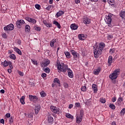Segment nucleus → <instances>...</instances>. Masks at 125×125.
I'll list each match as a JSON object with an SVG mask.
<instances>
[{"label":"nucleus","instance_id":"1","mask_svg":"<svg viewBox=\"0 0 125 125\" xmlns=\"http://www.w3.org/2000/svg\"><path fill=\"white\" fill-rule=\"evenodd\" d=\"M104 47H105V43H100L99 47H96L94 51V57L95 58H98L99 55H101L102 50H103Z\"/></svg>","mask_w":125,"mask_h":125},{"label":"nucleus","instance_id":"2","mask_svg":"<svg viewBox=\"0 0 125 125\" xmlns=\"http://www.w3.org/2000/svg\"><path fill=\"white\" fill-rule=\"evenodd\" d=\"M57 66L58 70H59L61 72H63V73H66V71L68 70V65L62 62L61 63L58 61L57 62Z\"/></svg>","mask_w":125,"mask_h":125},{"label":"nucleus","instance_id":"3","mask_svg":"<svg viewBox=\"0 0 125 125\" xmlns=\"http://www.w3.org/2000/svg\"><path fill=\"white\" fill-rule=\"evenodd\" d=\"M120 75V69H117L114 71L112 73L109 75V78L111 80H116Z\"/></svg>","mask_w":125,"mask_h":125},{"label":"nucleus","instance_id":"4","mask_svg":"<svg viewBox=\"0 0 125 125\" xmlns=\"http://www.w3.org/2000/svg\"><path fill=\"white\" fill-rule=\"evenodd\" d=\"M4 31H12L14 30V25L13 24H10L4 27Z\"/></svg>","mask_w":125,"mask_h":125},{"label":"nucleus","instance_id":"5","mask_svg":"<svg viewBox=\"0 0 125 125\" xmlns=\"http://www.w3.org/2000/svg\"><path fill=\"white\" fill-rule=\"evenodd\" d=\"M50 109L53 113H55V114H59V112L60 111V109L54 106H51L50 107Z\"/></svg>","mask_w":125,"mask_h":125},{"label":"nucleus","instance_id":"6","mask_svg":"<svg viewBox=\"0 0 125 125\" xmlns=\"http://www.w3.org/2000/svg\"><path fill=\"white\" fill-rule=\"evenodd\" d=\"M25 24V21L23 20H18L16 22V25L18 28H21V25Z\"/></svg>","mask_w":125,"mask_h":125},{"label":"nucleus","instance_id":"7","mask_svg":"<svg viewBox=\"0 0 125 125\" xmlns=\"http://www.w3.org/2000/svg\"><path fill=\"white\" fill-rule=\"evenodd\" d=\"M29 97L30 101H33L34 103L38 102V97H37V96L29 95Z\"/></svg>","mask_w":125,"mask_h":125},{"label":"nucleus","instance_id":"8","mask_svg":"<svg viewBox=\"0 0 125 125\" xmlns=\"http://www.w3.org/2000/svg\"><path fill=\"white\" fill-rule=\"evenodd\" d=\"M112 21V19H111V15H108L106 19L105 22L108 24V26L111 27V21Z\"/></svg>","mask_w":125,"mask_h":125},{"label":"nucleus","instance_id":"9","mask_svg":"<svg viewBox=\"0 0 125 125\" xmlns=\"http://www.w3.org/2000/svg\"><path fill=\"white\" fill-rule=\"evenodd\" d=\"M49 63H50V61L47 60L45 61L44 62H41V65L42 67H46V66H48V65H49Z\"/></svg>","mask_w":125,"mask_h":125},{"label":"nucleus","instance_id":"10","mask_svg":"<svg viewBox=\"0 0 125 125\" xmlns=\"http://www.w3.org/2000/svg\"><path fill=\"white\" fill-rule=\"evenodd\" d=\"M71 54L73 56L74 58H78L79 54L74 50L70 51Z\"/></svg>","mask_w":125,"mask_h":125},{"label":"nucleus","instance_id":"11","mask_svg":"<svg viewBox=\"0 0 125 125\" xmlns=\"http://www.w3.org/2000/svg\"><path fill=\"white\" fill-rule=\"evenodd\" d=\"M67 70L68 77L71 79H73V78H74V74H73V71L71 70L70 68H68Z\"/></svg>","mask_w":125,"mask_h":125},{"label":"nucleus","instance_id":"12","mask_svg":"<svg viewBox=\"0 0 125 125\" xmlns=\"http://www.w3.org/2000/svg\"><path fill=\"white\" fill-rule=\"evenodd\" d=\"M35 114L38 115L39 114V112L41 111V105H37L35 106Z\"/></svg>","mask_w":125,"mask_h":125},{"label":"nucleus","instance_id":"13","mask_svg":"<svg viewBox=\"0 0 125 125\" xmlns=\"http://www.w3.org/2000/svg\"><path fill=\"white\" fill-rule=\"evenodd\" d=\"M82 121H83V117H81V116H79L76 117V122L77 124H81Z\"/></svg>","mask_w":125,"mask_h":125},{"label":"nucleus","instance_id":"14","mask_svg":"<svg viewBox=\"0 0 125 125\" xmlns=\"http://www.w3.org/2000/svg\"><path fill=\"white\" fill-rule=\"evenodd\" d=\"M48 122L49 124H52L54 122L53 117L51 115L48 116Z\"/></svg>","mask_w":125,"mask_h":125},{"label":"nucleus","instance_id":"15","mask_svg":"<svg viewBox=\"0 0 125 125\" xmlns=\"http://www.w3.org/2000/svg\"><path fill=\"white\" fill-rule=\"evenodd\" d=\"M92 89L94 90V92H97L98 89L97 88V85L93 84L92 85Z\"/></svg>","mask_w":125,"mask_h":125},{"label":"nucleus","instance_id":"16","mask_svg":"<svg viewBox=\"0 0 125 125\" xmlns=\"http://www.w3.org/2000/svg\"><path fill=\"white\" fill-rule=\"evenodd\" d=\"M25 117L28 118V120H33V113L26 114Z\"/></svg>","mask_w":125,"mask_h":125},{"label":"nucleus","instance_id":"17","mask_svg":"<svg viewBox=\"0 0 125 125\" xmlns=\"http://www.w3.org/2000/svg\"><path fill=\"white\" fill-rule=\"evenodd\" d=\"M78 25H77L75 23L72 24L70 25V28L71 30H77V29H78Z\"/></svg>","mask_w":125,"mask_h":125},{"label":"nucleus","instance_id":"18","mask_svg":"<svg viewBox=\"0 0 125 125\" xmlns=\"http://www.w3.org/2000/svg\"><path fill=\"white\" fill-rule=\"evenodd\" d=\"M120 16L122 18V19H125V11H122L120 13Z\"/></svg>","mask_w":125,"mask_h":125},{"label":"nucleus","instance_id":"19","mask_svg":"<svg viewBox=\"0 0 125 125\" xmlns=\"http://www.w3.org/2000/svg\"><path fill=\"white\" fill-rule=\"evenodd\" d=\"M64 14V12L63 11H60L56 14L57 17H60V16H62V15H63Z\"/></svg>","mask_w":125,"mask_h":125},{"label":"nucleus","instance_id":"20","mask_svg":"<svg viewBox=\"0 0 125 125\" xmlns=\"http://www.w3.org/2000/svg\"><path fill=\"white\" fill-rule=\"evenodd\" d=\"M83 23L84 24H89L90 23V20L87 18H84Z\"/></svg>","mask_w":125,"mask_h":125},{"label":"nucleus","instance_id":"21","mask_svg":"<svg viewBox=\"0 0 125 125\" xmlns=\"http://www.w3.org/2000/svg\"><path fill=\"white\" fill-rule=\"evenodd\" d=\"M100 70H101V68L100 67H99L97 69H94V75H98V74H99V73H100Z\"/></svg>","mask_w":125,"mask_h":125},{"label":"nucleus","instance_id":"22","mask_svg":"<svg viewBox=\"0 0 125 125\" xmlns=\"http://www.w3.org/2000/svg\"><path fill=\"white\" fill-rule=\"evenodd\" d=\"M56 42V39H53L50 42V45L51 47H53L54 46V43Z\"/></svg>","mask_w":125,"mask_h":125},{"label":"nucleus","instance_id":"23","mask_svg":"<svg viewBox=\"0 0 125 125\" xmlns=\"http://www.w3.org/2000/svg\"><path fill=\"white\" fill-rule=\"evenodd\" d=\"M14 50L17 52V53H18L19 55H22V52H21V50H20L18 48L15 47Z\"/></svg>","mask_w":125,"mask_h":125},{"label":"nucleus","instance_id":"24","mask_svg":"<svg viewBox=\"0 0 125 125\" xmlns=\"http://www.w3.org/2000/svg\"><path fill=\"white\" fill-rule=\"evenodd\" d=\"M85 104L87 106H91V100H87L85 103Z\"/></svg>","mask_w":125,"mask_h":125},{"label":"nucleus","instance_id":"25","mask_svg":"<svg viewBox=\"0 0 125 125\" xmlns=\"http://www.w3.org/2000/svg\"><path fill=\"white\" fill-rule=\"evenodd\" d=\"M78 38H79V40H80L81 41H83L85 39V37H84V35H83V34H79L78 36Z\"/></svg>","mask_w":125,"mask_h":125},{"label":"nucleus","instance_id":"26","mask_svg":"<svg viewBox=\"0 0 125 125\" xmlns=\"http://www.w3.org/2000/svg\"><path fill=\"white\" fill-rule=\"evenodd\" d=\"M64 54L66 58H67L68 59H70V58H71V54H70V52H69L68 51L64 52Z\"/></svg>","mask_w":125,"mask_h":125},{"label":"nucleus","instance_id":"27","mask_svg":"<svg viewBox=\"0 0 125 125\" xmlns=\"http://www.w3.org/2000/svg\"><path fill=\"white\" fill-rule=\"evenodd\" d=\"M53 23L59 29H61V25L57 21H54Z\"/></svg>","mask_w":125,"mask_h":125},{"label":"nucleus","instance_id":"28","mask_svg":"<svg viewBox=\"0 0 125 125\" xmlns=\"http://www.w3.org/2000/svg\"><path fill=\"white\" fill-rule=\"evenodd\" d=\"M20 100L21 103L22 105H24V104H25V96H22Z\"/></svg>","mask_w":125,"mask_h":125},{"label":"nucleus","instance_id":"29","mask_svg":"<svg viewBox=\"0 0 125 125\" xmlns=\"http://www.w3.org/2000/svg\"><path fill=\"white\" fill-rule=\"evenodd\" d=\"M54 83H57L59 84V86H61V84H60V81L58 78H55L54 80Z\"/></svg>","mask_w":125,"mask_h":125},{"label":"nucleus","instance_id":"30","mask_svg":"<svg viewBox=\"0 0 125 125\" xmlns=\"http://www.w3.org/2000/svg\"><path fill=\"white\" fill-rule=\"evenodd\" d=\"M31 29V27L29 26V25L27 24L25 26V32H30V29Z\"/></svg>","mask_w":125,"mask_h":125},{"label":"nucleus","instance_id":"31","mask_svg":"<svg viewBox=\"0 0 125 125\" xmlns=\"http://www.w3.org/2000/svg\"><path fill=\"white\" fill-rule=\"evenodd\" d=\"M113 62V57L110 56L108 58V64H111Z\"/></svg>","mask_w":125,"mask_h":125},{"label":"nucleus","instance_id":"32","mask_svg":"<svg viewBox=\"0 0 125 125\" xmlns=\"http://www.w3.org/2000/svg\"><path fill=\"white\" fill-rule=\"evenodd\" d=\"M1 64L3 65L4 67H7V66H8V62L4 61V62H1Z\"/></svg>","mask_w":125,"mask_h":125},{"label":"nucleus","instance_id":"33","mask_svg":"<svg viewBox=\"0 0 125 125\" xmlns=\"http://www.w3.org/2000/svg\"><path fill=\"white\" fill-rule=\"evenodd\" d=\"M107 1L111 5H115V0H107Z\"/></svg>","mask_w":125,"mask_h":125},{"label":"nucleus","instance_id":"34","mask_svg":"<svg viewBox=\"0 0 125 125\" xmlns=\"http://www.w3.org/2000/svg\"><path fill=\"white\" fill-rule=\"evenodd\" d=\"M9 58L11 59H13V60H15L16 59V56L14 54H12L10 56Z\"/></svg>","mask_w":125,"mask_h":125},{"label":"nucleus","instance_id":"35","mask_svg":"<svg viewBox=\"0 0 125 125\" xmlns=\"http://www.w3.org/2000/svg\"><path fill=\"white\" fill-rule=\"evenodd\" d=\"M109 108H111L112 110H115L116 109V106L114 104H110L109 105Z\"/></svg>","mask_w":125,"mask_h":125},{"label":"nucleus","instance_id":"36","mask_svg":"<svg viewBox=\"0 0 125 125\" xmlns=\"http://www.w3.org/2000/svg\"><path fill=\"white\" fill-rule=\"evenodd\" d=\"M27 125H33V119H28Z\"/></svg>","mask_w":125,"mask_h":125},{"label":"nucleus","instance_id":"37","mask_svg":"<svg viewBox=\"0 0 125 125\" xmlns=\"http://www.w3.org/2000/svg\"><path fill=\"white\" fill-rule=\"evenodd\" d=\"M29 22H31V23H33V24H36L37 23V21L34 19H31L30 21Z\"/></svg>","mask_w":125,"mask_h":125},{"label":"nucleus","instance_id":"38","mask_svg":"<svg viewBox=\"0 0 125 125\" xmlns=\"http://www.w3.org/2000/svg\"><path fill=\"white\" fill-rule=\"evenodd\" d=\"M44 71L45 72V73H47V74H49V73L50 72V69L49 68H45Z\"/></svg>","mask_w":125,"mask_h":125},{"label":"nucleus","instance_id":"39","mask_svg":"<svg viewBox=\"0 0 125 125\" xmlns=\"http://www.w3.org/2000/svg\"><path fill=\"white\" fill-rule=\"evenodd\" d=\"M81 91H86V87L85 86H83L81 88Z\"/></svg>","mask_w":125,"mask_h":125},{"label":"nucleus","instance_id":"40","mask_svg":"<svg viewBox=\"0 0 125 125\" xmlns=\"http://www.w3.org/2000/svg\"><path fill=\"white\" fill-rule=\"evenodd\" d=\"M35 7L37 9H38L39 10L41 9V5H40V4H35Z\"/></svg>","mask_w":125,"mask_h":125},{"label":"nucleus","instance_id":"41","mask_svg":"<svg viewBox=\"0 0 125 125\" xmlns=\"http://www.w3.org/2000/svg\"><path fill=\"white\" fill-rule=\"evenodd\" d=\"M66 116L67 118H68L69 119H73V118H74L73 116H72V115L70 114H67L66 115Z\"/></svg>","mask_w":125,"mask_h":125},{"label":"nucleus","instance_id":"42","mask_svg":"<svg viewBox=\"0 0 125 125\" xmlns=\"http://www.w3.org/2000/svg\"><path fill=\"white\" fill-rule=\"evenodd\" d=\"M79 117H81V118L83 117V110H80V114Z\"/></svg>","mask_w":125,"mask_h":125},{"label":"nucleus","instance_id":"43","mask_svg":"<svg viewBox=\"0 0 125 125\" xmlns=\"http://www.w3.org/2000/svg\"><path fill=\"white\" fill-rule=\"evenodd\" d=\"M101 103H105L106 102V100L105 99L101 98L100 100Z\"/></svg>","mask_w":125,"mask_h":125},{"label":"nucleus","instance_id":"44","mask_svg":"<svg viewBox=\"0 0 125 125\" xmlns=\"http://www.w3.org/2000/svg\"><path fill=\"white\" fill-rule=\"evenodd\" d=\"M34 28L35 29V30H36V31H41V27L34 26Z\"/></svg>","mask_w":125,"mask_h":125},{"label":"nucleus","instance_id":"45","mask_svg":"<svg viewBox=\"0 0 125 125\" xmlns=\"http://www.w3.org/2000/svg\"><path fill=\"white\" fill-rule=\"evenodd\" d=\"M123 101H124V98H123V97H120L118 99V101L119 102H122Z\"/></svg>","mask_w":125,"mask_h":125},{"label":"nucleus","instance_id":"46","mask_svg":"<svg viewBox=\"0 0 125 125\" xmlns=\"http://www.w3.org/2000/svg\"><path fill=\"white\" fill-rule=\"evenodd\" d=\"M40 94H41L42 97H44L45 96V95H46L45 93H44V92H41L40 93Z\"/></svg>","mask_w":125,"mask_h":125},{"label":"nucleus","instance_id":"47","mask_svg":"<svg viewBox=\"0 0 125 125\" xmlns=\"http://www.w3.org/2000/svg\"><path fill=\"white\" fill-rule=\"evenodd\" d=\"M51 6H52L51 5H49L47 6V8H46V10H50L51 9Z\"/></svg>","mask_w":125,"mask_h":125},{"label":"nucleus","instance_id":"48","mask_svg":"<svg viewBox=\"0 0 125 125\" xmlns=\"http://www.w3.org/2000/svg\"><path fill=\"white\" fill-rule=\"evenodd\" d=\"M115 52V50L114 49H110L109 51V53H111V54H113Z\"/></svg>","mask_w":125,"mask_h":125},{"label":"nucleus","instance_id":"49","mask_svg":"<svg viewBox=\"0 0 125 125\" xmlns=\"http://www.w3.org/2000/svg\"><path fill=\"white\" fill-rule=\"evenodd\" d=\"M19 75H20V76H21V77H23L24 76V73L22 72L19 71Z\"/></svg>","mask_w":125,"mask_h":125},{"label":"nucleus","instance_id":"50","mask_svg":"<svg viewBox=\"0 0 125 125\" xmlns=\"http://www.w3.org/2000/svg\"><path fill=\"white\" fill-rule=\"evenodd\" d=\"M32 18H29V17H26V18H25V20L27 21H28V22H30V21H31V19Z\"/></svg>","mask_w":125,"mask_h":125},{"label":"nucleus","instance_id":"51","mask_svg":"<svg viewBox=\"0 0 125 125\" xmlns=\"http://www.w3.org/2000/svg\"><path fill=\"white\" fill-rule=\"evenodd\" d=\"M125 108H123L121 111V114H123V115H124V114H125Z\"/></svg>","mask_w":125,"mask_h":125},{"label":"nucleus","instance_id":"52","mask_svg":"<svg viewBox=\"0 0 125 125\" xmlns=\"http://www.w3.org/2000/svg\"><path fill=\"white\" fill-rule=\"evenodd\" d=\"M116 100H117V98H116V97H114L112 99V102H116Z\"/></svg>","mask_w":125,"mask_h":125},{"label":"nucleus","instance_id":"53","mask_svg":"<svg viewBox=\"0 0 125 125\" xmlns=\"http://www.w3.org/2000/svg\"><path fill=\"white\" fill-rule=\"evenodd\" d=\"M52 25L50 23H47V25H46V27L48 28H50V27H52Z\"/></svg>","mask_w":125,"mask_h":125},{"label":"nucleus","instance_id":"54","mask_svg":"<svg viewBox=\"0 0 125 125\" xmlns=\"http://www.w3.org/2000/svg\"><path fill=\"white\" fill-rule=\"evenodd\" d=\"M75 106L76 107H80V106H81V104H80V103H76L75 104Z\"/></svg>","mask_w":125,"mask_h":125},{"label":"nucleus","instance_id":"55","mask_svg":"<svg viewBox=\"0 0 125 125\" xmlns=\"http://www.w3.org/2000/svg\"><path fill=\"white\" fill-rule=\"evenodd\" d=\"M32 63L34 65H36V66H38V63H37V61H32Z\"/></svg>","mask_w":125,"mask_h":125},{"label":"nucleus","instance_id":"56","mask_svg":"<svg viewBox=\"0 0 125 125\" xmlns=\"http://www.w3.org/2000/svg\"><path fill=\"white\" fill-rule=\"evenodd\" d=\"M0 124H2L3 125H4V120L1 119L0 120Z\"/></svg>","mask_w":125,"mask_h":125},{"label":"nucleus","instance_id":"57","mask_svg":"<svg viewBox=\"0 0 125 125\" xmlns=\"http://www.w3.org/2000/svg\"><path fill=\"white\" fill-rule=\"evenodd\" d=\"M42 78H45L46 77V74L45 73H42Z\"/></svg>","mask_w":125,"mask_h":125},{"label":"nucleus","instance_id":"58","mask_svg":"<svg viewBox=\"0 0 125 125\" xmlns=\"http://www.w3.org/2000/svg\"><path fill=\"white\" fill-rule=\"evenodd\" d=\"M9 123H13V118H12V117H11L9 119Z\"/></svg>","mask_w":125,"mask_h":125},{"label":"nucleus","instance_id":"59","mask_svg":"<svg viewBox=\"0 0 125 125\" xmlns=\"http://www.w3.org/2000/svg\"><path fill=\"white\" fill-rule=\"evenodd\" d=\"M6 118H10V113H7L6 114Z\"/></svg>","mask_w":125,"mask_h":125},{"label":"nucleus","instance_id":"60","mask_svg":"<svg viewBox=\"0 0 125 125\" xmlns=\"http://www.w3.org/2000/svg\"><path fill=\"white\" fill-rule=\"evenodd\" d=\"M107 38H108V40H110V39H112V38H113V36L112 35H108Z\"/></svg>","mask_w":125,"mask_h":125},{"label":"nucleus","instance_id":"61","mask_svg":"<svg viewBox=\"0 0 125 125\" xmlns=\"http://www.w3.org/2000/svg\"><path fill=\"white\" fill-rule=\"evenodd\" d=\"M43 24H44L46 26V25H47V21H43Z\"/></svg>","mask_w":125,"mask_h":125},{"label":"nucleus","instance_id":"62","mask_svg":"<svg viewBox=\"0 0 125 125\" xmlns=\"http://www.w3.org/2000/svg\"><path fill=\"white\" fill-rule=\"evenodd\" d=\"M2 37H3V38H4V39H6V34H3L2 35Z\"/></svg>","mask_w":125,"mask_h":125},{"label":"nucleus","instance_id":"63","mask_svg":"<svg viewBox=\"0 0 125 125\" xmlns=\"http://www.w3.org/2000/svg\"><path fill=\"white\" fill-rule=\"evenodd\" d=\"M75 2L77 4L80 3V2H81V0H75Z\"/></svg>","mask_w":125,"mask_h":125},{"label":"nucleus","instance_id":"64","mask_svg":"<svg viewBox=\"0 0 125 125\" xmlns=\"http://www.w3.org/2000/svg\"><path fill=\"white\" fill-rule=\"evenodd\" d=\"M8 72L9 74H11V73L12 72V70H11V69L9 68L8 69Z\"/></svg>","mask_w":125,"mask_h":125}]
</instances>
